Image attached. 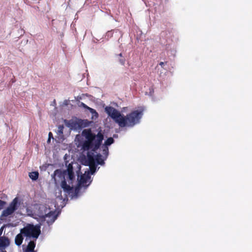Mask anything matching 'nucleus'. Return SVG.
<instances>
[{
	"label": "nucleus",
	"mask_w": 252,
	"mask_h": 252,
	"mask_svg": "<svg viewBox=\"0 0 252 252\" xmlns=\"http://www.w3.org/2000/svg\"><path fill=\"white\" fill-rule=\"evenodd\" d=\"M40 209H43L45 211L44 214H41L39 217L42 220H45L48 218L47 222L48 224H52L53 223L57 218V215L56 214L55 211H49L47 213V209L45 207H40Z\"/></svg>",
	"instance_id": "5"
},
{
	"label": "nucleus",
	"mask_w": 252,
	"mask_h": 252,
	"mask_svg": "<svg viewBox=\"0 0 252 252\" xmlns=\"http://www.w3.org/2000/svg\"><path fill=\"white\" fill-rule=\"evenodd\" d=\"M61 186L64 192L65 195H69L73 192V188L70 185L67 184L64 179L62 181Z\"/></svg>",
	"instance_id": "7"
},
{
	"label": "nucleus",
	"mask_w": 252,
	"mask_h": 252,
	"mask_svg": "<svg viewBox=\"0 0 252 252\" xmlns=\"http://www.w3.org/2000/svg\"><path fill=\"white\" fill-rule=\"evenodd\" d=\"M90 167V172L92 174H93L94 173V172L96 171V165L95 163L93 164H90L89 165Z\"/></svg>",
	"instance_id": "18"
},
{
	"label": "nucleus",
	"mask_w": 252,
	"mask_h": 252,
	"mask_svg": "<svg viewBox=\"0 0 252 252\" xmlns=\"http://www.w3.org/2000/svg\"><path fill=\"white\" fill-rule=\"evenodd\" d=\"M1 231H2V228H1V229H0V232H1Z\"/></svg>",
	"instance_id": "27"
},
{
	"label": "nucleus",
	"mask_w": 252,
	"mask_h": 252,
	"mask_svg": "<svg viewBox=\"0 0 252 252\" xmlns=\"http://www.w3.org/2000/svg\"><path fill=\"white\" fill-rule=\"evenodd\" d=\"M82 134L86 139V140L82 144V149L84 151L92 150L93 151L95 152L99 148L104 138L103 134L101 131L95 135L92 132L90 129H84L82 132Z\"/></svg>",
	"instance_id": "2"
},
{
	"label": "nucleus",
	"mask_w": 252,
	"mask_h": 252,
	"mask_svg": "<svg viewBox=\"0 0 252 252\" xmlns=\"http://www.w3.org/2000/svg\"><path fill=\"white\" fill-rule=\"evenodd\" d=\"M6 204V202L5 201L0 200V210L2 209Z\"/></svg>",
	"instance_id": "20"
},
{
	"label": "nucleus",
	"mask_w": 252,
	"mask_h": 252,
	"mask_svg": "<svg viewBox=\"0 0 252 252\" xmlns=\"http://www.w3.org/2000/svg\"><path fill=\"white\" fill-rule=\"evenodd\" d=\"M69 171H73V166L71 163H69L68 164L66 171H64L63 173L60 169L56 170L54 173L55 180H56V179H55L56 176H57L60 178H61L62 177H64V175H65L66 174V172H69Z\"/></svg>",
	"instance_id": "6"
},
{
	"label": "nucleus",
	"mask_w": 252,
	"mask_h": 252,
	"mask_svg": "<svg viewBox=\"0 0 252 252\" xmlns=\"http://www.w3.org/2000/svg\"><path fill=\"white\" fill-rule=\"evenodd\" d=\"M20 232L24 236L37 239L41 231L39 226L28 224L20 230Z\"/></svg>",
	"instance_id": "3"
},
{
	"label": "nucleus",
	"mask_w": 252,
	"mask_h": 252,
	"mask_svg": "<svg viewBox=\"0 0 252 252\" xmlns=\"http://www.w3.org/2000/svg\"><path fill=\"white\" fill-rule=\"evenodd\" d=\"M23 235V234H22L21 232H20V233L17 234L15 237V243L17 246H19L22 244L24 239Z\"/></svg>",
	"instance_id": "11"
},
{
	"label": "nucleus",
	"mask_w": 252,
	"mask_h": 252,
	"mask_svg": "<svg viewBox=\"0 0 252 252\" xmlns=\"http://www.w3.org/2000/svg\"><path fill=\"white\" fill-rule=\"evenodd\" d=\"M95 160H96L98 164L102 165L104 164V160L102 158V156L100 154L96 155Z\"/></svg>",
	"instance_id": "13"
},
{
	"label": "nucleus",
	"mask_w": 252,
	"mask_h": 252,
	"mask_svg": "<svg viewBox=\"0 0 252 252\" xmlns=\"http://www.w3.org/2000/svg\"><path fill=\"white\" fill-rule=\"evenodd\" d=\"M79 106L83 107V108L89 110L90 111V112H91L92 113H95L97 114L96 111L94 109L88 107L87 105H86L85 103H84L82 102H79Z\"/></svg>",
	"instance_id": "15"
},
{
	"label": "nucleus",
	"mask_w": 252,
	"mask_h": 252,
	"mask_svg": "<svg viewBox=\"0 0 252 252\" xmlns=\"http://www.w3.org/2000/svg\"><path fill=\"white\" fill-rule=\"evenodd\" d=\"M103 151L104 153H108V148L107 147H105Z\"/></svg>",
	"instance_id": "24"
},
{
	"label": "nucleus",
	"mask_w": 252,
	"mask_h": 252,
	"mask_svg": "<svg viewBox=\"0 0 252 252\" xmlns=\"http://www.w3.org/2000/svg\"><path fill=\"white\" fill-rule=\"evenodd\" d=\"M19 204V198L16 197L10 202L9 206L2 211L0 216V219L3 220L7 217H11L14 212L17 210Z\"/></svg>",
	"instance_id": "4"
},
{
	"label": "nucleus",
	"mask_w": 252,
	"mask_h": 252,
	"mask_svg": "<svg viewBox=\"0 0 252 252\" xmlns=\"http://www.w3.org/2000/svg\"><path fill=\"white\" fill-rule=\"evenodd\" d=\"M55 196L57 197H59L61 198H63L62 195V190H61V189L59 187H58L55 189Z\"/></svg>",
	"instance_id": "16"
},
{
	"label": "nucleus",
	"mask_w": 252,
	"mask_h": 252,
	"mask_svg": "<svg viewBox=\"0 0 252 252\" xmlns=\"http://www.w3.org/2000/svg\"><path fill=\"white\" fill-rule=\"evenodd\" d=\"M164 63H164V62H160V63H159V65H160L162 67H163V66H164Z\"/></svg>",
	"instance_id": "26"
},
{
	"label": "nucleus",
	"mask_w": 252,
	"mask_h": 252,
	"mask_svg": "<svg viewBox=\"0 0 252 252\" xmlns=\"http://www.w3.org/2000/svg\"><path fill=\"white\" fill-rule=\"evenodd\" d=\"M48 142H50V139L51 138H53V134H52V133L51 132H50L49 133V134H48Z\"/></svg>",
	"instance_id": "23"
},
{
	"label": "nucleus",
	"mask_w": 252,
	"mask_h": 252,
	"mask_svg": "<svg viewBox=\"0 0 252 252\" xmlns=\"http://www.w3.org/2000/svg\"><path fill=\"white\" fill-rule=\"evenodd\" d=\"M39 176V173L37 171L32 172L29 173L30 178L32 180H36Z\"/></svg>",
	"instance_id": "14"
},
{
	"label": "nucleus",
	"mask_w": 252,
	"mask_h": 252,
	"mask_svg": "<svg viewBox=\"0 0 252 252\" xmlns=\"http://www.w3.org/2000/svg\"><path fill=\"white\" fill-rule=\"evenodd\" d=\"M64 126L63 125H60L58 126V132L60 134H63V130Z\"/></svg>",
	"instance_id": "21"
},
{
	"label": "nucleus",
	"mask_w": 252,
	"mask_h": 252,
	"mask_svg": "<svg viewBox=\"0 0 252 252\" xmlns=\"http://www.w3.org/2000/svg\"><path fill=\"white\" fill-rule=\"evenodd\" d=\"M90 179V177L88 175H83L81 176L80 180V184L83 186L85 185L89 180Z\"/></svg>",
	"instance_id": "12"
},
{
	"label": "nucleus",
	"mask_w": 252,
	"mask_h": 252,
	"mask_svg": "<svg viewBox=\"0 0 252 252\" xmlns=\"http://www.w3.org/2000/svg\"><path fill=\"white\" fill-rule=\"evenodd\" d=\"M117 57H118V58H124V57L123 56V55H122V53H120V54H119L117 55Z\"/></svg>",
	"instance_id": "25"
},
{
	"label": "nucleus",
	"mask_w": 252,
	"mask_h": 252,
	"mask_svg": "<svg viewBox=\"0 0 252 252\" xmlns=\"http://www.w3.org/2000/svg\"><path fill=\"white\" fill-rule=\"evenodd\" d=\"M35 247V243L33 241H31L25 251V252H35L34 249Z\"/></svg>",
	"instance_id": "10"
},
{
	"label": "nucleus",
	"mask_w": 252,
	"mask_h": 252,
	"mask_svg": "<svg viewBox=\"0 0 252 252\" xmlns=\"http://www.w3.org/2000/svg\"><path fill=\"white\" fill-rule=\"evenodd\" d=\"M10 244L9 239L5 236L0 237V249H5Z\"/></svg>",
	"instance_id": "9"
},
{
	"label": "nucleus",
	"mask_w": 252,
	"mask_h": 252,
	"mask_svg": "<svg viewBox=\"0 0 252 252\" xmlns=\"http://www.w3.org/2000/svg\"><path fill=\"white\" fill-rule=\"evenodd\" d=\"M118 61L123 65L125 63V58H118Z\"/></svg>",
	"instance_id": "22"
},
{
	"label": "nucleus",
	"mask_w": 252,
	"mask_h": 252,
	"mask_svg": "<svg viewBox=\"0 0 252 252\" xmlns=\"http://www.w3.org/2000/svg\"><path fill=\"white\" fill-rule=\"evenodd\" d=\"M94 163H95V158H94L93 154H91L90 153H88L87 157L84 158L83 164L88 166Z\"/></svg>",
	"instance_id": "8"
},
{
	"label": "nucleus",
	"mask_w": 252,
	"mask_h": 252,
	"mask_svg": "<svg viewBox=\"0 0 252 252\" xmlns=\"http://www.w3.org/2000/svg\"><path fill=\"white\" fill-rule=\"evenodd\" d=\"M105 112L120 127H133L139 123L143 115V111L134 110L126 116L122 115L117 109L112 106H106Z\"/></svg>",
	"instance_id": "1"
},
{
	"label": "nucleus",
	"mask_w": 252,
	"mask_h": 252,
	"mask_svg": "<svg viewBox=\"0 0 252 252\" xmlns=\"http://www.w3.org/2000/svg\"><path fill=\"white\" fill-rule=\"evenodd\" d=\"M67 172L69 179L72 181L74 178V174L73 171H69Z\"/></svg>",
	"instance_id": "19"
},
{
	"label": "nucleus",
	"mask_w": 252,
	"mask_h": 252,
	"mask_svg": "<svg viewBox=\"0 0 252 252\" xmlns=\"http://www.w3.org/2000/svg\"><path fill=\"white\" fill-rule=\"evenodd\" d=\"M1 231H2V228H1V229H0V232H1Z\"/></svg>",
	"instance_id": "28"
},
{
	"label": "nucleus",
	"mask_w": 252,
	"mask_h": 252,
	"mask_svg": "<svg viewBox=\"0 0 252 252\" xmlns=\"http://www.w3.org/2000/svg\"><path fill=\"white\" fill-rule=\"evenodd\" d=\"M114 142V139L112 137H109L105 141L104 145L108 146L113 144Z\"/></svg>",
	"instance_id": "17"
}]
</instances>
